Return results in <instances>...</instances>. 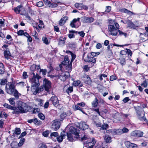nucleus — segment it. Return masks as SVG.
<instances>
[{
	"label": "nucleus",
	"instance_id": "obj_1",
	"mask_svg": "<svg viewBox=\"0 0 148 148\" xmlns=\"http://www.w3.org/2000/svg\"><path fill=\"white\" fill-rule=\"evenodd\" d=\"M31 76L29 78V82L31 84V87H38L40 85L39 79L41 77L39 76L37 73L36 75L34 71L31 73Z\"/></svg>",
	"mask_w": 148,
	"mask_h": 148
},
{
	"label": "nucleus",
	"instance_id": "obj_2",
	"mask_svg": "<svg viewBox=\"0 0 148 148\" xmlns=\"http://www.w3.org/2000/svg\"><path fill=\"white\" fill-rule=\"evenodd\" d=\"M69 133H67V137L69 140L70 141H72L73 140V135H75L74 137L76 138H78L79 137V130L73 127H70Z\"/></svg>",
	"mask_w": 148,
	"mask_h": 148
},
{
	"label": "nucleus",
	"instance_id": "obj_3",
	"mask_svg": "<svg viewBox=\"0 0 148 148\" xmlns=\"http://www.w3.org/2000/svg\"><path fill=\"white\" fill-rule=\"evenodd\" d=\"M59 67V69H60L58 70V76L61 81H64L69 77L70 76L69 73L67 72H63L62 71V64H60Z\"/></svg>",
	"mask_w": 148,
	"mask_h": 148
},
{
	"label": "nucleus",
	"instance_id": "obj_4",
	"mask_svg": "<svg viewBox=\"0 0 148 148\" xmlns=\"http://www.w3.org/2000/svg\"><path fill=\"white\" fill-rule=\"evenodd\" d=\"M114 22L113 24L109 25L108 30L110 32V34L116 36L118 34L119 26L117 23H116L114 21Z\"/></svg>",
	"mask_w": 148,
	"mask_h": 148
},
{
	"label": "nucleus",
	"instance_id": "obj_5",
	"mask_svg": "<svg viewBox=\"0 0 148 148\" xmlns=\"http://www.w3.org/2000/svg\"><path fill=\"white\" fill-rule=\"evenodd\" d=\"M15 83L13 82H8L6 84L5 91L9 94H12V92L15 89Z\"/></svg>",
	"mask_w": 148,
	"mask_h": 148
},
{
	"label": "nucleus",
	"instance_id": "obj_6",
	"mask_svg": "<svg viewBox=\"0 0 148 148\" xmlns=\"http://www.w3.org/2000/svg\"><path fill=\"white\" fill-rule=\"evenodd\" d=\"M73 61L69 62V60L67 56H65L64 57V60L62 62V65L65 66L66 69L68 71H70L71 69L72 63Z\"/></svg>",
	"mask_w": 148,
	"mask_h": 148
},
{
	"label": "nucleus",
	"instance_id": "obj_7",
	"mask_svg": "<svg viewBox=\"0 0 148 148\" xmlns=\"http://www.w3.org/2000/svg\"><path fill=\"white\" fill-rule=\"evenodd\" d=\"M43 86L45 90L47 92H49L51 90V83L49 80L46 79H45L43 82Z\"/></svg>",
	"mask_w": 148,
	"mask_h": 148
},
{
	"label": "nucleus",
	"instance_id": "obj_8",
	"mask_svg": "<svg viewBox=\"0 0 148 148\" xmlns=\"http://www.w3.org/2000/svg\"><path fill=\"white\" fill-rule=\"evenodd\" d=\"M49 101L51 102L56 107H58L59 106V101L56 96H54L52 97L50 99Z\"/></svg>",
	"mask_w": 148,
	"mask_h": 148
},
{
	"label": "nucleus",
	"instance_id": "obj_9",
	"mask_svg": "<svg viewBox=\"0 0 148 148\" xmlns=\"http://www.w3.org/2000/svg\"><path fill=\"white\" fill-rule=\"evenodd\" d=\"M25 139L24 138H22L21 139L20 142L17 143L16 142H13L11 144V145L13 148H18V147L21 146L25 142Z\"/></svg>",
	"mask_w": 148,
	"mask_h": 148
},
{
	"label": "nucleus",
	"instance_id": "obj_10",
	"mask_svg": "<svg viewBox=\"0 0 148 148\" xmlns=\"http://www.w3.org/2000/svg\"><path fill=\"white\" fill-rule=\"evenodd\" d=\"M60 120L59 119H56L54 121L52 124V127L56 131L59 129L60 125Z\"/></svg>",
	"mask_w": 148,
	"mask_h": 148
},
{
	"label": "nucleus",
	"instance_id": "obj_11",
	"mask_svg": "<svg viewBox=\"0 0 148 148\" xmlns=\"http://www.w3.org/2000/svg\"><path fill=\"white\" fill-rule=\"evenodd\" d=\"M37 87H31V90L33 92L34 94H36L37 93H39L43 90V88L42 86H41L38 88H37Z\"/></svg>",
	"mask_w": 148,
	"mask_h": 148
},
{
	"label": "nucleus",
	"instance_id": "obj_12",
	"mask_svg": "<svg viewBox=\"0 0 148 148\" xmlns=\"http://www.w3.org/2000/svg\"><path fill=\"white\" fill-rule=\"evenodd\" d=\"M143 133L140 131L136 130L132 132L131 135L134 137H140L142 136Z\"/></svg>",
	"mask_w": 148,
	"mask_h": 148
},
{
	"label": "nucleus",
	"instance_id": "obj_13",
	"mask_svg": "<svg viewBox=\"0 0 148 148\" xmlns=\"http://www.w3.org/2000/svg\"><path fill=\"white\" fill-rule=\"evenodd\" d=\"M125 146L127 148H138L137 145L134 143H132L128 141L125 142Z\"/></svg>",
	"mask_w": 148,
	"mask_h": 148
},
{
	"label": "nucleus",
	"instance_id": "obj_14",
	"mask_svg": "<svg viewBox=\"0 0 148 148\" xmlns=\"http://www.w3.org/2000/svg\"><path fill=\"white\" fill-rule=\"evenodd\" d=\"M96 142V141L94 138H92L91 142H88L87 141L85 144V146L88 148H92L93 146L95 145Z\"/></svg>",
	"mask_w": 148,
	"mask_h": 148
},
{
	"label": "nucleus",
	"instance_id": "obj_15",
	"mask_svg": "<svg viewBox=\"0 0 148 148\" xmlns=\"http://www.w3.org/2000/svg\"><path fill=\"white\" fill-rule=\"evenodd\" d=\"M82 21L84 23H90L93 22L94 21V19L92 17L85 16L83 18Z\"/></svg>",
	"mask_w": 148,
	"mask_h": 148
},
{
	"label": "nucleus",
	"instance_id": "obj_16",
	"mask_svg": "<svg viewBox=\"0 0 148 148\" xmlns=\"http://www.w3.org/2000/svg\"><path fill=\"white\" fill-rule=\"evenodd\" d=\"M84 61L86 62H91L93 64H95L96 62V59L95 58L93 57H89L88 56L84 59Z\"/></svg>",
	"mask_w": 148,
	"mask_h": 148
},
{
	"label": "nucleus",
	"instance_id": "obj_17",
	"mask_svg": "<svg viewBox=\"0 0 148 148\" xmlns=\"http://www.w3.org/2000/svg\"><path fill=\"white\" fill-rule=\"evenodd\" d=\"M144 111L143 110H142L141 111H138L137 112V114H138L139 119L142 120H144V121H145L146 120V118L143 117L144 116Z\"/></svg>",
	"mask_w": 148,
	"mask_h": 148
},
{
	"label": "nucleus",
	"instance_id": "obj_18",
	"mask_svg": "<svg viewBox=\"0 0 148 148\" xmlns=\"http://www.w3.org/2000/svg\"><path fill=\"white\" fill-rule=\"evenodd\" d=\"M79 127L80 129L83 130L88 129L89 127L88 125L84 122H81L79 125Z\"/></svg>",
	"mask_w": 148,
	"mask_h": 148
},
{
	"label": "nucleus",
	"instance_id": "obj_19",
	"mask_svg": "<svg viewBox=\"0 0 148 148\" xmlns=\"http://www.w3.org/2000/svg\"><path fill=\"white\" fill-rule=\"evenodd\" d=\"M68 17L66 16H64L60 20L59 23V25L60 26H62L64 25L66 21L68 20Z\"/></svg>",
	"mask_w": 148,
	"mask_h": 148
},
{
	"label": "nucleus",
	"instance_id": "obj_20",
	"mask_svg": "<svg viewBox=\"0 0 148 148\" xmlns=\"http://www.w3.org/2000/svg\"><path fill=\"white\" fill-rule=\"evenodd\" d=\"M4 55L5 58L7 59H9L11 56V54L8 49H7L5 50L4 51Z\"/></svg>",
	"mask_w": 148,
	"mask_h": 148
},
{
	"label": "nucleus",
	"instance_id": "obj_21",
	"mask_svg": "<svg viewBox=\"0 0 148 148\" xmlns=\"http://www.w3.org/2000/svg\"><path fill=\"white\" fill-rule=\"evenodd\" d=\"M40 65H36L35 64H33L30 67L31 71H38L40 69Z\"/></svg>",
	"mask_w": 148,
	"mask_h": 148
},
{
	"label": "nucleus",
	"instance_id": "obj_22",
	"mask_svg": "<svg viewBox=\"0 0 148 148\" xmlns=\"http://www.w3.org/2000/svg\"><path fill=\"white\" fill-rule=\"evenodd\" d=\"M80 18H74L71 22L70 25L72 27H76V26L75 25V23L77 21H79Z\"/></svg>",
	"mask_w": 148,
	"mask_h": 148
},
{
	"label": "nucleus",
	"instance_id": "obj_23",
	"mask_svg": "<svg viewBox=\"0 0 148 148\" xmlns=\"http://www.w3.org/2000/svg\"><path fill=\"white\" fill-rule=\"evenodd\" d=\"M104 138L106 142L107 143H110L112 141V138L109 135H106Z\"/></svg>",
	"mask_w": 148,
	"mask_h": 148
},
{
	"label": "nucleus",
	"instance_id": "obj_24",
	"mask_svg": "<svg viewBox=\"0 0 148 148\" xmlns=\"http://www.w3.org/2000/svg\"><path fill=\"white\" fill-rule=\"evenodd\" d=\"M123 114L122 113H116L114 116V118L120 121V119L122 118L123 116Z\"/></svg>",
	"mask_w": 148,
	"mask_h": 148
},
{
	"label": "nucleus",
	"instance_id": "obj_25",
	"mask_svg": "<svg viewBox=\"0 0 148 148\" xmlns=\"http://www.w3.org/2000/svg\"><path fill=\"white\" fill-rule=\"evenodd\" d=\"M10 95H13L16 98L18 99L19 97V95H20V94L18 93L17 90L16 89H15L14 90H13V91L12 92V94Z\"/></svg>",
	"mask_w": 148,
	"mask_h": 148
},
{
	"label": "nucleus",
	"instance_id": "obj_26",
	"mask_svg": "<svg viewBox=\"0 0 148 148\" xmlns=\"http://www.w3.org/2000/svg\"><path fill=\"white\" fill-rule=\"evenodd\" d=\"M55 0H52V2H50L49 5V7L51 8H54L57 7L58 5L57 3H55V1H55Z\"/></svg>",
	"mask_w": 148,
	"mask_h": 148
},
{
	"label": "nucleus",
	"instance_id": "obj_27",
	"mask_svg": "<svg viewBox=\"0 0 148 148\" xmlns=\"http://www.w3.org/2000/svg\"><path fill=\"white\" fill-rule=\"evenodd\" d=\"M127 23L128 25V27L134 29L135 28L134 24L130 20H128Z\"/></svg>",
	"mask_w": 148,
	"mask_h": 148
},
{
	"label": "nucleus",
	"instance_id": "obj_28",
	"mask_svg": "<svg viewBox=\"0 0 148 148\" xmlns=\"http://www.w3.org/2000/svg\"><path fill=\"white\" fill-rule=\"evenodd\" d=\"M42 41L46 45H49L50 42V39H48L45 36L43 37L42 38Z\"/></svg>",
	"mask_w": 148,
	"mask_h": 148
},
{
	"label": "nucleus",
	"instance_id": "obj_29",
	"mask_svg": "<svg viewBox=\"0 0 148 148\" xmlns=\"http://www.w3.org/2000/svg\"><path fill=\"white\" fill-rule=\"evenodd\" d=\"M99 101L97 99V98H95L94 99V100L92 102V107H96L97 106L98 104Z\"/></svg>",
	"mask_w": 148,
	"mask_h": 148
},
{
	"label": "nucleus",
	"instance_id": "obj_30",
	"mask_svg": "<svg viewBox=\"0 0 148 148\" xmlns=\"http://www.w3.org/2000/svg\"><path fill=\"white\" fill-rule=\"evenodd\" d=\"M66 53H70L71 56V61H73L76 58L75 55L69 51H66Z\"/></svg>",
	"mask_w": 148,
	"mask_h": 148
},
{
	"label": "nucleus",
	"instance_id": "obj_31",
	"mask_svg": "<svg viewBox=\"0 0 148 148\" xmlns=\"http://www.w3.org/2000/svg\"><path fill=\"white\" fill-rule=\"evenodd\" d=\"M82 3H76L75 4V6L76 8L78 9L79 10H81L82 9Z\"/></svg>",
	"mask_w": 148,
	"mask_h": 148
},
{
	"label": "nucleus",
	"instance_id": "obj_32",
	"mask_svg": "<svg viewBox=\"0 0 148 148\" xmlns=\"http://www.w3.org/2000/svg\"><path fill=\"white\" fill-rule=\"evenodd\" d=\"M5 71L4 65L2 63H0V74H3Z\"/></svg>",
	"mask_w": 148,
	"mask_h": 148
},
{
	"label": "nucleus",
	"instance_id": "obj_33",
	"mask_svg": "<svg viewBox=\"0 0 148 148\" xmlns=\"http://www.w3.org/2000/svg\"><path fill=\"white\" fill-rule=\"evenodd\" d=\"M78 105L77 104V105H75L73 107V109L75 110H79L81 111L84 114H85V112H84L82 108H81L79 106H78Z\"/></svg>",
	"mask_w": 148,
	"mask_h": 148
},
{
	"label": "nucleus",
	"instance_id": "obj_34",
	"mask_svg": "<svg viewBox=\"0 0 148 148\" xmlns=\"http://www.w3.org/2000/svg\"><path fill=\"white\" fill-rule=\"evenodd\" d=\"M114 135L116 134H122L121 129H114Z\"/></svg>",
	"mask_w": 148,
	"mask_h": 148
},
{
	"label": "nucleus",
	"instance_id": "obj_35",
	"mask_svg": "<svg viewBox=\"0 0 148 148\" xmlns=\"http://www.w3.org/2000/svg\"><path fill=\"white\" fill-rule=\"evenodd\" d=\"M18 108L20 111V113H24L26 112V108H23L20 107V106H18Z\"/></svg>",
	"mask_w": 148,
	"mask_h": 148
},
{
	"label": "nucleus",
	"instance_id": "obj_36",
	"mask_svg": "<svg viewBox=\"0 0 148 148\" xmlns=\"http://www.w3.org/2000/svg\"><path fill=\"white\" fill-rule=\"evenodd\" d=\"M120 11L121 12H124L125 13H127L128 14H130L132 13V12H131L128 10L126 9L125 8H122L120 10Z\"/></svg>",
	"mask_w": 148,
	"mask_h": 148
},
{
	"label": "nucleus",
	"instance_id": "obj_37",
	"mask_svg": "<svg viewBox=\"0 0 148 148\" xmlns=\"http://www.w3.org/2000/svg\"><path fill=\"white\" fill-rule=\"evenodd\" d=\"M85 82L86 84H90L91 82V80L90 77L88 76L85 78Z\"/></svg>",
	"mask_w": 148,
	"mask_h": 148
},
{
	"label": "nucleus",
	"instance_id": "obj_38",
	"mask_svg": "<svg viewBox=\"0 0 148 148\" xmlns=\"http://www.w3.org/2000/svg\"><path fill=\"white\" fill-rule=\"evenodd\" d=\"M64 38L60 37L59 39V43L58 44L60 45H64L65 42L64 40Z\"/></svg>",
	"mask_w": 148,
	"mask_h": 148
},
{
	"label": "nucleus",
	"instance_id": "obj_39",
	"mask_svg": "<svg viewBox=\"0 0 148 148\" xmlns=\"http://www.w3.org/2000/svg\"><path fill=\"white\" fill-rule=\"evenodd\" d=\"M73 91V88L72 86L69 87L66 90V92L69 95L70 93H71Z\"/></svg>",
	"mask_w": 148,
	"mask_h": 148
},
{
	"label": "nucleus",
	"instance_id": "obj_40",
	"mask_svg": "<svg viewBox=\"0 0 148 148\" xmlns=\"http://www.w3.org/2000/svg\"><path fill=\"white\" fill-rule=\"evenodd\" d=\"M21 5H19L14 9L15 12L17 13H19L21 11V9L22 8Z\"/></svg>",
	"mask_w": 148,
	"mask_h": 148
},
{
	"label": "nucleus",
	"instance_id": "obj_41",
	"mask_svg": "<svg viewBox=\"0 0 148 148\" xmlns=\"http://www.w3.org/2000/svg\"><path fill=\"white\" fill-rule=\"evenodd\" d=\"M34 123L36 125H39L41 124V122L40 121H38L36 118L34 119Z\"/></svg>",
	"mask_w": 148,
	"mask_h": 148
},
{
	"label": "nucleus",
	"instance_id": "obj_42",
	"mask_svg": "<svg viewBox=\"0 0 148 148\" xmlns=\"http://www.w3.org/2000/svg\"><path fill=\"white\" fill-rule=\"evenodd\" d=\"M15 99L14 98H11L9 99L10 103L12 105H14L15 104V102L14 101Z\"/></svg>",
	"mask_w": 148,
	"mask_h": 148
},
{
	"label": "nucleus",
	"instance_id": "obj_43",
	"mask_svg": "<svg viewBox=\"0 0 148 148\" xmlns=\"http://www.w3.org/2000/svg\"><path fill=\"white\" fill-rule=\"evenodd\" d=\"M18 106H20V107L26 108H27L26 104L23 102L20 101L19 102Z\"/></svg>",
	"mask_w": 148,
	"mask_h": 148
},
{
	"label": "nucleus",
	"instance_id": "obj_44",
	"mask_svg": "<svg viewBox=\"0 0 148 148\" xmlns=\"http://www.w3.org/2000/svg\"><path fill=\"white\" fill-rule=\"evenodd\" d=\"M21 133V130L19 128H16L14 132V134H16V135H18Z\"/></svg>",
	"mask_w": 148,
	"mask_h": 148
},
{
	"label": "nucleus",
	"instance_id": "obj_45",
	"mask_svg": "<svg viewBox=\"0 0 148 148\" xmlns=\"http://www.w3.org/2000/svg\"><path fill=\"white\" fill-rule=\"evenodd\" d=\"M148 83V79L147 80H145L143 81V83L141 84V85L144 86V87L146 88L147 87V84Z\"/></svg>",
	"mask_w": 148,
	"mask_h": 148
},
{
	"label": "nucleus",
	"instance_id": "obj_46",
	"mask_svg": "<svg viewBox=\"0 0 148 148\" xmlns=\"http://www.w3.org/2000/svg\"><path fill=\"white\" fill-rule=\"evenodd\" d=\"M81 82L79 80L75 81L73 83V85L74 86H78L80 83Z\"/></svg>",
	"mask_w": 148,
	"mask_h": 148
},
{
	"label": "nucleus",
	"instance_id": "obj_47",
	"mask_svg": "<svg viewBox=\"0 0 148 148\" xmlns=\"http://www.w3.org/2000/svg\"><path fill=\"white\" fill-rule=\"evenodd\" d=\"M5 117V118L6 119L7 116V115L6 113L5 112H1V113L0 114V117L1 118L3 117V116Z\"/></svg>",
	"mask_w": 148,
	"mask_h": 148
},
{
	"label": "nucleus",
	"instance_id": "obj_48",
	"mask_svg": "<svg viewBox=\"0 0 148 148\" xmlns=\"http://www.w3.org/2000/svg\"><path fill=\"white\" fill-rule=\"evenodd\" d=\"M58 134L57 132H53L51 134L50 136L51 138H52L53 136L55 137H58Z\"/></svg>",
	"mask_w": 148,
	"mask_h": 148
},
{
	"label": "nucleus",
	"instance_id": "obj_49",
	"mask_svg": "<svg viewBox=\"0 0 148 148\" xmlns=\"http://www.w3.org/2000/svg\"><path fill=\"white\" fill-rule=\"evenodd\" d=\"M118 32H119V35L121 36L124 35L125 37H126L127 36V34L126 33L123 32L120 30H119Z\"/></svg>",
	"mask_w": 148,
	"mask_h": 148
},
{
	"label": "nucleus",
	"instance_id": "obj_50",
	"mask_svg": "<svg viewBox=\"0 0 148 148\" xmlns=\"http://www.w3.org/2000/svg\"><path fill=\"white\" fill-rule=\"evenodd\" d=\"M38 148H47V147L45 144L41 143L39 145Z\"/></svg>",
	"mask_w": 148,
	"mask_h": 148
},
{
	"label": "nucleus",
	"instance_id": "obj_51",
	"mask_svg": "<svg viewBox=\"0 0 148 148\" xmlns=\"http://www.w3.org/2000/svg\"><path fill=\"white\" fill-rule=\"evenodd\" d=\"M108 127V125L107 124H104L102 125L101 126V129L103 130H106Z\"/></svg>",
	"mask_w": 148,
	"mask_h": 148
},
{
	"label": "nucleus",
	"instance_id": "obj_52",
	"mask_svg": "<svg viewBox=\"0 0 148 148\" xmlns=\"http://www.w3.org/2000/svg\"><path fill=\"white\" fill-rule=\"evenodd\" d=\"M38 71H39L40 72H42V75H46V73L47 72L46 70L40 69V68Z\"/></svg>",
	"mask_w": 148,
	"mask_h": 148
},
{
	"label": "nucleus",
	"instance_id": "obj_53",
	"mask_svg": "<svg viewBox=\"0 0 148 148\" xmlns=\"http://www.w3.org/2000/svg\"><path fill=\"white\" fill-rule=\"evenodd\" d=\"M111 9V7L110 6H107L106 10L105 12V13H109Z\"/></svg>",
	"mask_w": 148,
	"mask_h": 148
},
{
	"label": "nucleus",
	"instance_id": "obj_54",
	"mask_svg": "<svg viewBox=\"0 0 148 148\" xmlns=\"http://www.w3.org/2000/svg\"><path fill=\"white\" fill-rule=\"evenodd\" d=\"M39 118L42 120H44L45 119V116L42 113H39L38 115Z\"/></svg>",
	"mask_w": 148,
	"mask_h": 148
},
{
	"label": "nucleus",
	"instance_id": "obj_55",
	"mask_svg": "<svg viewBox=\"0 0 148 148\" xmlns=\"http://www.w3.org/2000/svg\"><path fill=\"white\" fill-rule=\"evenodd\" d=\"M43 1L45 4L49 7L51 2L48 0H43Z\"/></svg>",
	"mask_w": 148,
	"mask_h": 148
},
{
	"label": "nucleus",
	"instance_id": "obj_56",
	"mask_svg": "<svg viewBox=\"0 0 148 148\" xmlns=\"http://www.w3.org/2000/svg\"><path fill=\"white\" fill-rule=\"evenodd\" d=\"M77 33L82 37H84L85 35V33L83 31L77 32Z\"/></svg>",
	"mask_w": 148,
	"mask_h": 148
},
{
	"label": "nucleus",
	"instance_id": "obj_57",
	"mask_svg": "<svg viewBox=\"0 0 148 148\" xmlns=\"http://www.w3.org/2000/svg\"><path fill=\"white\" fill-rule=\"evenodd\" d=\"M63 138L62 136H58V137H57V140L59 142H61L63 139Z\"/></svg>",
	"mask_w": 148,
	"mask_h": 148
},
{
	"label": "nucleus",
	"instance_id": "obj_58",
	"mask_svg": "<svg viewBox=\"0 0 148 148\" xmlns=\"http://www.w3.org/2000/svg\"><path fill=\"white\" fill-rule=\"evenodd\" d=\"M36 5L38 7H41L43 5V3L42 1H39L37 3Z\"/></svg>",
	"mask_w": 148,
	"mask_h": 148
},
{
	"label": "nucleus",
	"instance_id": "obj_59",
	"mask_svg": "<svg viewBox=\"0 0 148 148\" xmlns=\"http://www.w3.org/2000/svg\"><path fill=\"white\" fill-rule=\"evenodd\" d=\"M49 132L48 131H46L42 133V134L45 137H47L49 134Z\"/></svg>",
	"mask_w": 148,
	"mask_h": 148
},
{
	"label": "nucleus",
	"instance_id": "obj_60",
	"mask_svg": "<svg viewBox=\"0 0 148 148\" xmlns=\"http://www.w3.org/2000/svg\"><path fill=\"white\" fill-rule=\"evenodd\" d=\"M117 79V77L116 76L114 75H112L110 76V81H113L114 80L116 79Z\"/></svg>",
	"mask_w": 148,
	"mask_h": 148
},
{
	"label": "nucleus",
	"instance_id": "obj_61",
	"mask_svg": "<svg viewBox=\"0 0 148 148\" xmlns=\"http://www.w3.org/2000/svg\"><path fill=\"white\" fill-rule=\"evenodd\" d=\"M7 82V80L5 79H1V85H4Z\"/></svg>",
	"mask_w": 148,
	"mask_h": 148
},
{
	"label": "nucleus",
	"instance_id": "obj_62",
	"mask_svg": "<svg viewBox=\"0 0 148 148\" xmlns=\"http://www.w3.org/2000/svg\"><path fill=\"white\" fill-rule=\"evenodd\" d=\"M107 133H111L112 135H114V130H107Z\"/></svg>",
	"mask_w": 148,
	"mask_h": 148
},
{
	"label": "nucleus",
	"instance_id": "obj_63",
	"mask_svg": "<svg viewBox=\"0 0 148 148\" xmlns=\"http://www.w3.org/2000/svg\"><path fill=\"white\" fill-rule=\"evenodd\" d=\"M84 70L86 72L88 71L89 69V68L88 65H85L84 66Z\"/></svg>",
	"mask_w": 148,
	"mask_h": 148
},
{
	"label": "nucleus",
	"instance_id": "obj_64",
	"mask_svg": "<svg viewBox=\"0 0 148 148\" xmlns=\"http://www.w3.org/2000/svg\"><path fill=\"white\" fill-rule=\"evenodd\" d=\"M130 100V99H129L128 97H126L123 99V101L124 103H126Z\"/></svg>",
	"mask_w": 148,
	"mask_h": 148
}]
</instances>
